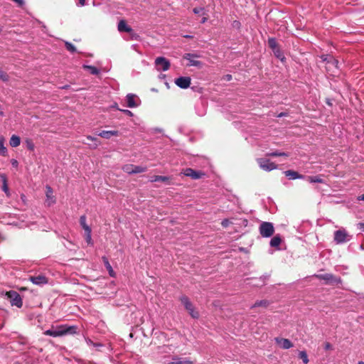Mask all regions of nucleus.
I'll use <instances>...</instances> for the list:
<instances>
[{"label": "nucleus", "mask_w": 364, "mask_h": 364, "mask_svg": "<svg viewBox=\"0 0 364 364\" xmlns=\"http://www.w3.org/2000/svg\"><path fill=\"white\" fill-rule=\"evenodd\" d=\"M75 329L76 327L74 326H68L67 325H62L46 331L44 334L53 337H59L67 333H73L75 332Z\"/></svg>", "instance_id": "1"}, {"label": "nucleus", "mask_w": 364, "mask_h": 364, "mask_svg": "<svg viewBox=\"0 0 364 364\" xmlns=\"http://www.w3.org/2000/svg\"><path fill=\"white\" fill-rule=\"evenodd\" d=\"M323 60L326 62V70L332 75H336L339 70L338 60L331 55L322 56Z\"/></svg>", "instance_id": "2"}, {"label": "nucleus", "mask_w": 364, "mask_h": 364, "mask_svg": "<svg viewBox=\"0 0 364 364\" xmlns=\"http://www.w3.org/2000/svg\"><path fill=\"white\" fill-rule=\"evenodd\" d=\"M6 296L9 299L11 305L21 308L23 306V300L21 295L16 291H9L6 292Z\"/></svg>", "instance_id": "3"}, {"label": "nucleus", "mask_w": 364, "mask_h": 364, "mask_svg": "<svg viewBox=\"0 0 364 364\" xmlns=\"http://www.w3.org/2000/svg\"><path fill=\"white\" fill-rule=\"evenodd\" d=\"M259 230L263 237H269L273 235L274 228L272 223L262 222L259 225Z\"/></svg>", "instance_id": "4"}, {"label": "nucleus", "mask_w": 364, "mask_h": 364, "mask_svg": "<svg viewBox=\"0 0 364 364\" xmlns=\"http://www.w3.org/2000/svg\"><path fill=\"white\" fill-rule=\"evenodd\" d=\"M350 240V237L344 230H338L334 232V241L336 244H343Z\"/></svg>", "instance_id": "5"}, {"label": "nucleus", "mask_w": 364, "mask_h": 364, "mask_svg": "<svg viewBox=\"0 0 364 364\" xmlns=\"http://www.w3.org/2000/svg\"><path fill=\"white\" fill-rule=\"evenodd\" d=\"M316 277L326 281L327 284H338L341 283L340 277H336L332 274H316Z\"/></svg>", "instance_id": "6"}, {"label": "nucleus", "mask_w": 364, "mask_h": 364, "mask_svg": "<svg viewBox=\"0 0 364 364\" xmlns=\"http://www.w3.org/2000/svg\"><path fill=\"white\" fill-rule=\"evenodd\" d=\"M259 168L266 171H271L277 168V165L271 162L269 159L265 158H260L257 159Z\"/></svg>", "instance_id": "7"}, {"label": "nucleus", "mask_w": 364, "mask_h": 364, "mask_svg": "<svg viewBox=\"0 0 364 364\" xmlns=\"http://www.w3.org/2000/svg\"><path fill=\"white\" fill-rule=\"evenodd\" d=\"M170 62L164 57H158L155 60V66L159 71H166L170 68Z\"/></svg>", "instance_id": "8"}, {"label": "nucleus", "mask_w": 364, "mask_h": 364, "mask_svg": "<svg viewBox=\"0 0 364 364\" xmlns=\"http://www.w3.org/2000/svg\"><path fill=\"white\" fill-rule=\"evenodd\" d=\"M180 300L182 304L185 306V308L189 311L191 316L193 318H198V312L194 311L193 306L191 302L190 301L189 299L186 296H183L181 297Z\"/></svg>", "instance_id": "9"}, {"label": "nucleus", "mask_w": 364, "mask_h": 364, "mask_svg": "<svg viewBox=\"0 0 364 364\" xmlns=\"http://www.w3.org/2000/svg\"><path fill=\"white\" fill-rule=\"evenodd\" d=\"M198 56L193 53H186L183 55V58L188 60L187 66H196L200 67L202 65V63L197 60Z\"/></svg>", "instance_id": "10"}, {"label": "nucleus", "mask_w": 364, "mask_h": 364, "mask_svg": "<svg viewBox=\"0 0 364 364\" xmlns=\"http://www.w3.org/2000/svg\"><path fill=\"white\" fill-rule=\"evenodd\" d=\"M183 174L186 176L190 177L192 179H199L204 173L200 171H196L191 168H187L183 171Z\"/></svg>", "instance_id": "11"}, {"label": "nucleus", "mask_w": 364, "mask_h": 364, "mask_svg": "<svg viewBox=\"0 0 364 364\" xmlns=\"http://www.w3.org/2000/svg\"><path fill=\"white\" fill-rule=\"evenodd\" d=\"M29 280L33 284H34L36 285H38V286H43L44 284H46L48 282V278L43 274L31 276V277H30Z\"/></svg>", "instance_id": "12"}, {"label": "nucleus", "mask_w": 364, "mask_h": 364, "mask_svg": "<svg viewBox=\"0 0 364 364\" xmlns=\"http://www.w3.org/2000/svg\"><path fill=\"white\" fill-rule=\"evenodd\" d=\"M175 83L180 88L186 89L191 85V78L189 77H179L175 80Z\"/></svg>", "instance_id": "13"}, {"label": "nucleus", "mask_w": 364, "mask_h": 364, "mask_svg": "<svg viewBox=\"0 0 364 364\" xmlns=\"http://www.w3.org/2000/svg\"><path fill=\"white\" fill-rule=\"evenodd\" d=\"M275 342L283 349H289L293 346L291 341L287 338H275Z\"/></svg>", "instance_id": "14"}, {"label": "nucleus", "mask_w": 364, "mask_h": 364, "mask_svg": "<svg viewBox=\"0 0 364 364\" xmlns=\"http://www.w3.org/2000/svg\"><path fill=\"white\" fill-rule=\"evenodd\" d=\"M195 110L198 116L203 117L205 115V104L204 100L202 97H200L198 101L196 103Z\"/></svg>", "instance_id": "15"}, {"label": "nucleus", "mask_w": 364, "mask_h": 364, "mask_svg": "<svg viewBox=\"0 0 364 364\" xmlns=\"http://www.w3.org/2000/svg\"><path fill=\"white\" fill-rule=\"evenodd\" d=\"M46 203L48 206H50L51 205H53L55 203V196H53V189L49 186H46Z\"/></svg>", "instance_id": "16"}, {"label": "nucleus", "mask_w": 364, "mask_h": 364, "mask_svg": "<svg viewBox=\"0 0 364 364\" xmlns=\"http://www.w3.org/2000/svg\"><path fill=\"white\" fill-rule=\"evenodd\" d=\"M164 363L165 364H191V362L186 358H178L177 356L173 357L171 360L166 359Z\"/></svg>", "instance_id": "17"}, {"label": "nucleus", "mask_w": 364, "mask_h": 364, "mask_svg": "<svg viewBox=\"0 0 364 364\" xmlns=\"http://www.w3.org/2000/svg\"><path fill=\"white\" fill-rule=\"evenodd\" d=\"M119 134V132L117 130H110V131H106L103 130L97 134L98 136L109 139L112 136H118Z\"/></svg>", "instance_id": "18"}, {"label": "nucleus", "mask_w": 364, "mask_h": 364, "mask_svg": "<svg viewBox=\"0 0 364 364\" xmlns=\"http://www.w3.org/2000/svg\"><path fill=\"white\" fill-rule=\"evenodd\" d=\"M137 99V97L132 93L128 94L126 96V101L127 106L130 108H134L138 107V104L136 102V100Z\"/></svg>", "instance_id": "19"}, {"label": "nucleus", "mask_w": 364, "mask_h": 364, "mask_svg": "<svg viewBox=\"0 0 364 364\" xmlns=\"http://www.w3.org/2000/svg\"><path fill=\"white\" fill-rule=\"evenodd\" d=\"M284 174L289 179H301L304 178V175L299 174L297 171L288 170L284 172Z\"/></svg>", "instance_id": "20"}, {"label": "nucleus", "mask_w": 364, "mask_h": 364, "mask_svg": "<svg viewBox=\"0 0 364 364\" xmlns=\"http://www.w3.org/2000/svg\"><path fill=\"white\" fill-rule=\"evenodd\" d=\"M118 31L119 32L132 33L133 29L127 24L124 20H121L118 23Z\"/></svg>", "instance_id": "21"}, {"label": "nucleus", "mask_w": 364, "mask_h": 364, "mask_svg": "<svg viewBox=\"0 0 364 364\" xmlns=\"http://www.w3.org/2000/svg\"><path fill=\"white\" fill-rule=\"evenodd\" d=\"M0 178H1L3 185H2V190L6 193L7 196L10 195V192L9 190V187L7 185V178L5 174H1Z\"/></svg>", "instance_id": "22"}, {"label": "nucleus", "mask_w": 364, "mask_h": 364, "mask_svg": "<svg viewBox=\"0 0 364 364\" xmlns=\"http://www.w3.org/2000/svg\"><path fill=\"white\" fill-rule=\"evenodd\" d=\"M281 237L279 235H277L271 239L269 245L272 247H278L281 244Z\"/></svg>", "instance_id": "23"}, {"label": "nucleus", "mask_w": 364, "mask_h": 364, "mask_svg": "<svg viewBox=\"0 0 364 364\" xmlns=\"http://www.w3.org/2000/svg\"><path fill=\"white\" fill-rule=\"evenodd\" d=\"M9 143L12 147H17L21 144V139L19 136L16 135H12L10 139Z\"/></svg>", "instance_id": "24"}, {"label": "nucleus", "mask_w": 364, "mask_h": 364, "mask_svg": "<svg viewBox=\"0 0 364 364\" xmlns=\"http://www.w3.org/2000/svg\"><path fill=\"white\" fill-rule=\"evenodd\" d=\"M102 260L104 262L105 266L106 267L107 269L109 272V274L111 277H114V272L112 269V266L110 265L107 258L106 257H102Z\"/></svg>", "instance_id": "25"}, {"label": "nucleus", "mask_w": 364, "mask_h": 364, "mask_svg": "<svg viewBox=\"0 0 364 364\" xmlns=\"http://www.w3.org/2000/svg\"><path fill=\"white\" fill-rule=\"evenodd\" d=\"M80 224L85 231L91 230V228L86 223V216L84 215L80 218Z\"/></svg>", "instance_id": "26"}, {"label": "nucleus", "mask_w": 364, "mask_h": 364, "mask_svg": "<svg viewBox=\"0 0 364 364\" xmlns=\"http://www.w3.org/2000/svg\"><path fill=\"white\" fill-rule=\"evenodd\" d=\"M83 68L89 70L92 75H98L100 73V70L92 65H83Z\"/></svg>", "instance_id": "27"}, {"label": "nucleus", "mask_w": 364, "mask_h": 364, "mask_svg": "<svg viewBox=\"0 0 364 364\" xmlns=\"http://www.w3.org/2000/svg\"><path fill=\"white\" fill-rule=\"evenodd\" d=\"M171 348L168 346H162L157 348V353H169L171 351Z\"/></svg>", "instance_id": "28"}, {"label": "nucleus", "mask_w": 364, "mask_h": 364, "mask_svg": "<svg viewBox=\"0 0 364 364\" xmlns=\"http://www.w3.org/2000/svg\"><path fill=\"white\" fill-rule=\"evenodd\" d=\"M168 181V177L164 176H154L150 178L151 182L162 181L166 182Z\"/></svg>", "instance_id": "29"}, {"label": "nucleus", "mask_w": 364, "mask_h": 364, "mask_svg": "<svg viewBox=\"0 0 364 364\" xmlns=\"http://www.w3.org/2000/svg\"><path fill=\"white\" fill-rule=\"evenodd\" d=\"M266 156H272V157H276V156H288V154H287L285 152H283V151H272V152L267 153Z\"/></svg>", "instance_id": "30"}, {"label": "nucleus", "mask_w": 364, "mask_h": 364, "mask_svg": "<svg viewBox=\"0 0 364 364\" xmlns=\"http://www.w3.org/2000/svg\"><path fill=\"white\" fill-rule=\"evenodd\" d=\"M86 138H87V139L93 141V144H89L90 148L96 149L98 146V145L100 144V142H99L98 139L96 137H94V136H92L89 135V136H87Z\"/></svg>", "instance_id": "31"}, {"label": "nucleus", "mask_w": 364, "mask_h": 364, "mask_svg": "<svg viewBox=\"0 0 364 364\" xmlns=\"http://www.w3.org/2000/svg\"><path fill=\"white\" fill-rule=\"evenodd\" d=\"M299 358L302 360L304 364H307L309 362L308 355L305 350H301L299 352Z\"/></svg>", "instance_id": "32"}, {"label": "nucleus", "mask_w": 364, "mask_h": 364, "mask_svg": "<svg viewBox=\"0 0 364 364\" xmlns=\"http://www.w3.org/2000/svg\"><path fill=\"white\" fill-rule=\"evenodd\" d=\"M274 55L278 58L280 60L282 61H284V59H285V57L283 54V53L282 52V50L279 49V48H277L276 49H274L272 50Z\"/></svg>", "instance_id": "33"}, {"label": "nucleus", "mask_w": 364, "mask_h": 364, "mask_svg": "<svg viewBox=\"0 0 364 364\" xmlns=\"http://www.w3.org/2000/svg\"><path fill=\"white\" fill-rule=\"evenodd\" d=\"M85 237L87 243L90 245H92V230H89L87 231H85Z\"/></svg>", "instance_id": "34"}, {"label": "nucleus", "mask_w": 364, "mask_h": 364, "mask_svg": "<svg viewBox=\"0 0 364 364\" xmlns=\"http://www.w3.org/2000/svg\"><path fill=\"white\" fill-rule=\"evenodd\" d=\"M268 46L272 50L279 48L277 41L274 38H269L268 39Z\"/></svg>", "instance_id": "35"}, {"label": "nucleus", "mask_w": 364, "mask_h": 364, "mask_svg": "<svg viewBox=\"0 0 364 364\" xmlns=\"http://www.w3.org/2000/svg\"><path fill=\"white\" fill-rule=\"evenodd\" d=\"M122 170L129 174L134 173V165L132 164H126L123 166Z\"/></svg>", "instance_id": "36"}, {"label": "nucleus", "mask_w": 364, "mask_h": 364, "mask_svg": "<svg viewBox=\"0 0 364 364\" xmlns=\"http://www.w3.org/2000/svg\"><path fill=\"white\" fill-rule=\"evenodd\" d=\"M308 181L310 183H323V180L320 176H308Z\"/></svg>", "instance_id": "37"}, {"label": "nucleus", "mask_w": 364, "mask_h": 364, "mask_svg": "<svg viewBox=\"0 0 364 364\" xmlns=\"http://www.w3.org/2000/svg\"><path fill=\"white\" fill-rule=\"evenodd\" d=\"M7 149L4 146V139L0 136V154L4 156L6 154Z\"/></svg>", "instance_id": "38"}, {"label": "nucleus", "mask_w": 364, "mask_h": 364, "mask_svg": "<svg viewBox=\"0 0 364 364\" xmlns=\"http://www.w3.org/2000/svg\"><path fill=\"white\" fill-rule=\"evenodd\" d=\"M65 46L66 49L68 51H70V53H73L76 52V48L71 43L65 41Z\"/></svg>", "instance_id": "39"}, {"label": "nucleus", "mask_w": 364, "mask_h": 364, "mask_svg": "<svg viewBox=\"0 0 364 364\" xmlns=\"http://www.w3.org/2000/svg\"><path fill=\"white\" fill-rule=\"evenodd\" d=\"M147 170L146 166H134V173H139L145 172Z\"/></svg>", "instance_id": "40"}, {"label": "nucleus", "mask_w": 364, "mask_h": 364, "mask_svg": "<svg viewBox=\"0 0 364 364\" xmlns=\"http://www.w3.org/2000/svg\"><path fill=\"white\" fill-rule=\"evenodd\" d=\"M268 305V301L267 300H261L259 301H256L254 305L252 306V308L257 307V306H267Z\"/></svg>", "instance_id": "41"}, {"label": "nucleus", "mask_w": 364, "mask_h": 364, "mask_svg": "<svg viewBox=\"0 0 364 364\" xmlns=\"http://www.w3.org/2000/svg\"><path fill=\"white\" fill-rule=\"evenodd\" d=\"M0 79L3 81H7L9 80V76L6 73L0 70Z\"/></svg>", "instance_id": "42"}, {"label": "nucleus", "mask_w": 364, "mask_h": 364, "mask_svg": "<svg viewBox=\"0 0 364 364\" xmlns=\"http://www.w3.org/2000/svg\"><path fill=\"white\" fill-rule=\"evenodd\" d=\"M230 224V222L228 219H224L221 222V225L223 228H227Z\"/></svg>", "instance_id": "43"}, {"label": "nucleus", "mask_w": 364, "mask_h": 364, "mask_svg": "<svg viewBox=\"0 0 364 364\" xmlns=\"http://www.w3.org/2000/svg\"><path fill=\"white\" fill-rule=\"evenodd\" d=\"M85 341L87 343V344L89 346H92L94 347V346H95V343L93 342L91 339L90 338H86L85 339Z\"/></svg>", "instance_id": "44"}, {"label": "nucleus", "mask_w": 364, "mask_h": 364, "mask_svg": "<svg viewBox=\"0 0 364 364\" xmlns=\"http://www.w3.org/2000/svg\"><path fill=\"white\" fill-rule=\"evenodd\" d=\"M27 147L29 150H33L34 149V145L30 141H27Z\"/></svg>", "instance_id": "45"}, {"label": "nucleus", "mask_w": 364, "mask_h": 364, "mask_svg": "<svg viewBox=\"0 0 364 364\" xmlns=\"http://www.w3.org/2000/svg\"><path fill=\"white\" fill-rule=\"evenodd\" d=\"M131 34V38L133 40H138L139 38V36L135 33H134L133 31L132 33H129Z\"/></svg>", "instance_id": "46"}, {"label": "nucleus", "mask_w": 364, "mask_h": 364, "mask_svg": "<svg viewBox=\"0 0 364 364\" xmlns=\"http://www.w3.org/2000/svg\"><path fill=\"white\" fill-rule=\"evenodd\" d=\"M203 11V8H194L193 9V12L196 14H200Z\"/></svg>", "instance_id": "47"}, {"label": "nucleus", "mask_w": 364, "mask_h": 364, "mask_svg": "<svg viewBox=\"0 0 364 364\" xmlns=\"http://www.w3.org/2000/svg\"><path fill=\"white\" fill-rule=\"evenodd\" d=\"M103 346V344L100 343H95V346H94V348H95L97 350H101L100 348H102Z\"/></svg>", "instance_id": "48"}, {"label": "nucleus", "mask_w": 364, "mask_h": 364, "mask_svg": "<svg viewBox=\"0 0 364 364\" xmlns=\"http://www.w3.org/2000/svg\"><path fill=\"white\" fill-rule=\"evenodd\" d=\"M13 1L16 2V4H18V5L19 6H22L24 5V0H12Z\"/></svg>", "instance_id": "49"}, {"label": "nucleus", "mask_w": 364, "mask_h": 364, "mask_svg": "<svg viewBox=\"0 0 364 364\" xmlns=\"http://www.w3.org/2000/svg\"><path fill=\"white\" fill-rule=\"evenodd\" d=\"M191 89L194 91L198 92L199 93H202V92H203V87H197L193 86L191 87Z\"/></svg>", "instance_id": "50"}, {"label": "nucleus", "mask_w": 364, "mask_h": 364, "mask_svg": "<svg viewBox=\"0 0 364 364\" xmlns=\"http://www.w3.org/2000/svg\"><path fill=\"white\" fill-rule=\"evenodd\" d=\"M232 77L230 74L225 75L223 77V80H225V81H230V80H232Z\"/></svg>", "instance_id": "51"}, {"label": "nucleus", "mask_w": 364, "mask_h": 364, "mask_svg": "<svg viewBox=\"0 0 364 364\" xmlns=\"http://www.w3.org/2000/svg\"><path fill=\"white\" fill-rule=\"evenodd\" d=\"M324 348L325 350H331L332 348V346L330 343H326L325 345H324Z\"/></svg>", "instance_id": "52"}, {"label": "nucleus", "mask_w": 364, "mask_h": 364, "mask_svg": "<svg viewBox=\"0 0 364 364\" xmlns=\"http://www.w3.org/2000/svg\"><path fill=\"white\" fill-rule=\"evenodd\" d=\"M85 5V0H79V2L77 4V6H83Z\"/></svg>", "instance_id": "53"}, {"label": "nucleus", "mask_w": 364, "mask_h": 364, "mask_svg": "<svg viewBox=\"0 0 364 364\" xmlns=\"http://www.w3.org/2000/svg\"><path fill=\"white\" fill-rule=\"evenodd\" d=\"M122 111L124 114H127V115H129V116H132V115H133L132 112L130 110H129V109H123V110H122Z\"/></svg>", "instance_id": "54"}, {"label": "nucleus", "mask_w": 364, "mask_h": 364, "mask_svg": "<svg viewBox=\"0 0 364 364\" xmlns=\"http://www.w3.org/2000/svg\"><path fill=\"white\" fill-rule=\"evenodd\" d=\"M358 226L360 230L364 231V223H359Z\"/></svg>", "instance_id": "55"}, {"label": "nucleus", "mask_w": 364, "mask_h": 364, "mask_svg": "<svg viewBox=\"0 0 364 364\" xmlns=\"http://www.w3.org/2000/svg\"><path fill=\"white\" fill-rule=\"evenodd\" d=\"M11 164L14 166H18V161L16 159H12L11 160Z\"/></svg>", "instance_id": "56"}, {"label": "nucleus", "mask_w": 364, "mask_h": 364, "mask_svg": "<svg viewBox=\"0 0 364 364\" xmlns=\"http://www.w3.org/2000/svg\"><path fill=\"white\" fill-rule=\"evenodd\" d=\"M287 114L286 112H281V113H279V114L277 115V117H282L287 116Z\"/></svg>", "instance_id": "57"}, {"label": "nucleus", "mask_w": 364, "mask_h": 364, "mask_svg": "<svg viewBox=\"0 0 364 364\" xmlns=\"http://www.w3.org/2000/svg\"><path fill=\"white\" fill-rule=\"evenodd\" d=\"M358 200H364V194H363V195L360 196L358 197Z\"/></svg>", "instance_id": "58"}, {"label": "nucleus", "mask_w": 364, "mask_h": 364, "mask_svg": "<svg viewBox=\"0 0 364 364\" xmlns=\"http://www.w3.org/2000/svg\"><path fill=\"white\" fill-rule=\"evenodd\" d=\"M185 38H192V36H190V35H186L184 36Z\"/></svg>", "instance_id": "59"}, {"label": "nucleus", "mask_w": 364, "mask_h": 364, "mask_svg": "<svg viewBox=\"0 0 364 364\" xmlns=\"http://www.w3.org/2000/svg\"><path fill=\"white\" fill-rule=\"evenodd\" d=\"M107 350H109V351L112 350V348H111V346H110V345H109V346L107 347Z\"/></svg>", "instance_id": "60"}, {"label": "nucleus", "mask_w": 364, "mask_h": 364, "mask_svg": "<svg viewBox=\"0 0 364 364\" xmlns=\"http://www.w3.org/2000/svg\"><path fill=\"white\" fill-rule=\"evenodd\" d=\"M201 23H205V16H203L201 19Z\"/></svg>", "instance_id": "61"}, {"label": "nucleus", "mask_w": 364, "mask_h": 364, "mask_svg": "<svg viewBox=\"0 0 364 364\" xmlns=\"http://www.w3.org/2000/svg\"><path fill=\"white\" fill-rule=\"evenodd\" d=\"M234 24H235V26H237V24H239V22H237V21H234Z\"/></svg>", "instance_id": "62"}, {"label": "nucleus", "mask_w": 364, "mask_h": 364, "mask_svg": "<svg viewBox=\"0 0 364 364\" xmlns=\"http://www.w3.org/2000/svg\"><path fill=\"white\" fill-rule=\"evenodd\" d=\"M358 364H364V362H363V361H359V362L358 363Z\"/></svg>", "instance_id": "63"}, {"label": "nucleus", "mask_w": 364, "mask_h": 364, "mask_svg": "<svg viewBox=\"0 0 364 364\" xmlns=\"http://www.w3.org/2000/svg\"><path fill=\"white\" fill-rule=\"evenodd\" d=\"M2 31V28L0 27V33H1Z\"/></svg>", "instance_id": "64"}]
</instances>
